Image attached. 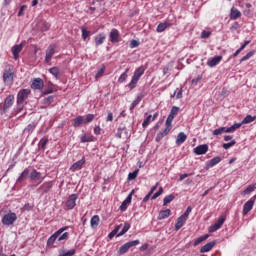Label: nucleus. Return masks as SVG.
<instances>
[{
	"mask_svg": "<svg viewBox=\"0 0 256 256\" xmlns=\"http://www.w3.org/2000/svg\"><path fill=\"white\" fill-rule=\"evenodd\" d=\"M31 95V90L30 89H22L19 91L18 96H17V113H21L23 111L24 103L25 100Z\"/></svg>",
	"mask_w": 256,
	"mask_h": 256,
	"instance_id": "nucleus-1",
	"label": "nucleus"
},
{
	"mask_svg": "<svg viewBox=\"0 0 256 256\" xmlns=\"http://www.w3.org/2000/svg\"><path fill=\"white\" fill-rule=\"evenodd\" d=\"M145 74V68L143 66L138 67L132 76L130 83L128 84L129 89H135L137 83L141 79V76Z\"/></svg>",
	"mask_w": 256,
	"mask_h": 256,
	"instance_id": "nucleus-2",
	"label": "nucleus"
},
{
	"mask_svg": "<svg viewBox=\"0 0 256 256\" xmlns=\"http://www.w3.org/2000/svg\"><path fill=\"white\" fill-rule=\"evenodd\" d=\"M241 127V124H234L231 127H220L213 131V135H221L222 133H233L236 129H239Z\"/></svg>",
	"mask_w": 256,
	"mask_h": 256,
	"instance_id": "nucleus-3",
	"label": "nucleus"
},
{
	"mask_svg": "<svg viewBox=\"0 0 256 256\" xmlns=\"http://www.w3.org/2000/svg\"><path fill=\"white\" fill-rule=\"evenodd\" d=\"M68 229H69V226H64L58 229L52 236L48 238L47 246L51 247V245H53L55 241H57V239L59 238V235H61V233H63L64 231H67Z\"/></svg>",
	"mask_w": 256,
	"mask_h": 256,
	"instance_id": "nucleus-4",
	"label": "nucleus"
},
{
	"mask_svg": "<svg viewBox=\"0 0 256 256\" xmlns=\"http://www.w3.org/2000/svg\"><path fill=\"white\" fill-rule=\"evenodd\" d=\"M57 53V44L52 43L46 49L45 62L50 63L51 59H53V55Z\"/></svg>",
	"mask_w": 256,
	"mask_h": 256,
	"instance_id": "nucleus-5",
	"label": "nucleus"
},
{
	"mask_svg": "<svg viewBox=\"0 0 256 256\" xmlns=\"http://www.w3.org/2000/svg\"><path fill=\"white\" fill-rule=\"evenodd\" d=\"M17 221V214L15 212H10L3 216L2 224L3 225H13Z\"/></svg>",
	"mask_w": 256,
	"mask_h": 256,
	"instance_id": "nucleus-6",
	"label": "nucleus"
},
{
	"mask_svg": "<svg viewBox=\"0 0 256 256\" xmlns=\"http://www.w3.org/2000/svg\"><path fill=\"white\" fill-rule=\"evenodd\" d=\"M141 242L139 240H133L130 242L125 243L124 245H122L118 251L119 255H125V253H127V251H129V249H131V247H135L137 245H139Z\"/></svg>",
	"mask_w": 256,
	"mask_h": 256,
	"instance_id": "nucleus-7",
	"label": "nucleus"
},
{
	"mask_svg": "<svg viewBox=\"0 0 256 256\" xmlns=\"http://www.w3.org/2000/svg\"><path fill=\"white\" fill-rule=\"evenodd\" d=\"M78 198H79V196L77 194L70 195L65 204L66 209H68V210L75 209V206L77 205Z\"/></svg>",
	"mask_w": 256,
	"mask_h": 256,
	"instance_id": "nucleus-8",
	"label": "nucleus"
},
{
	"mask_svg": "<svg viewBox=\"0 0 256 256\" xmlns=\"http://www.w3.org/2000/svg\"><path fill=\"white\" fill-rule=\"evenodd\" d=\"M226 219L227 218L225 216H221L215 224L210 226L209 233H215V231H219V229L223 227V223H225Z\"/></svg>",
	"mask_w": 256,
	"mask_h": 256,
	"instance_id": "nucleus-9",
	"label": "nucleus"
},
{
	"mask_svg": "<svg viewBox=\"0 0 256 256\" xmlns=\"http://www.w3.org/2000/svg\"><path fill=\"white\" fill-rule=\"evenodd\" d=\"M45 87V82H43V79L41 78H35L32 81L31 89H37L38 91H41Z\"/></svg>",
	"mask_w": 256,
	"mask_h": 256,
	"instance_id": "nucleus-10",
	"label": "nucleus"
},
{
	"mask_svg": "<svg viewBox=\"0 0 256 256\" xmlns=\"http://www.w3.org/2000/svg\"><path fill=\"white\" fill-rule=\"evenodd\" d=\"M13 69L9 68L8 70H5L3 73V81L4 83H13Z\"/></svg>",
	"mask_w": 256,
	"mask_h": 256,
	"instance_id": "nucleus-11",
	"label": "nucleus"
},
{
	"mask_svg": "<svg viewBox=\"0 0 256 256\" xmlns=\"http://www.w3.org/2000/svg\"><path fill=\"white\" fill-rule=\"evenodd\" d=\"M207 151H209V145L207 144H202L194 148L195 155H205Z\"/></svg>",
	"mask_w": 256,
	"mask_h": 256,
	"instance_id": "nucleus-12",
	"label": "nucleus"
},
{
	"mask_svg": "<svg viewBox=\"0 0 256 256\" xmlns=\"http://www.w3.org/2000/svg\"><path fill=\"white\" fill-rule=\"evenodd\" d=\"M172 125H166V128L164 129V131L159 132L156 136V142L159 143V141H161V139H163V137H166V135H169V132L172 129Z\"/></svg>",
	"mask_w": 256,
	"mask_h": 256,
	"instance_id": "nucleus-13",
	"label": "nucleus"
},
{
	"mask_svg": "<svg viewBox=\"0 0 256 256\" xmlns=\"http://www.w3.org/2000/svg\"><path fill=\"white\" fill-rule=\"evenodd\" d=\"M119 30L113 28L110 32L109 38L111 43H119V37H120Z\"/></svg>",
	"mask_w": 256,
	"mask_h": 256,
	"instance_id": "nucleus-14",
	"label": "nucleus"
},
{
	"mask_svg": "<svg viewBox=\"0 0 256 256\" xmlns=\"http://www.w3.org/2000/svg\"><path fill=\"white\" fill-rule=\"evenodd\" d=\"M84 163H85V157H83L81 160H78L77 162H75L70 167V171H72V173H75V171H79V169H81L83 167Z\"/></svg>",
	"mask_w": 256,
	"mask_h": 256,
	"instance_id": "nucleus-15",
	"label": "nucleus"
},
{
	"mask_svg": "<svg viewBox=\"0 0 256 256\" xmlns=\"http://www.w3.org/2000/svg\"><path fill=\"white\" fill-rule=\"evenodd\" d=\"M221 61H223V56H215L211 60H208L207 65L208 67H217Z\"/></svg>",
	"mask_w": 256,
	"mask_h": 256,
	"instance_id": "nucleus-16",
	"label": "nucleus"
},
{
	"mask_svg": "<svg viewBox=\"0 0 256 256\" xmlns=\"http://www.w3.org/2000/svg\"><path fill=\"white\" fill-rule=\"evenodd\" d=\"M29 179H31V181H43L44 178L41 177V172L33 169L29 174Z\"/></svg>",
	"mask_w": 256,
	"mask_h": 256,
	"instance_id": "nucleus-17",
	"label": "nucleus"
},
{
	"mask_svg": "<svg viewBox=\"0 0 256 256\" xmlns=\"http://www.w3.org/2000/svg\"><path fill=\"white\" fill-rule=\"evenodd\" d=\"M131 199H133V191L127 196V198L120 205V211H127V206L131 203Z\"/></svg>",
	"mask_w": 256,
	"mask_h": 256,
	"instance_id": "nucleus-18",
	"label": "nucleus"
},
{
	"mask_svg": "<svg viewBox=\"0 0 256 256\" xmlns=\"http://www.w3.org/2000/svg\"><path fill=\"white\" fill-rule=\"evenodd\" d=\"M37 127V122H32L31 124H28L27 127L24 128L23 133L26 134L28 137L35 131Z\"/></svg>",
	"mask_w": 256,
	"mask_h": 256,
	"instance_id": "nucleus-19",
	"label": "nucleus"
},
{
	"mask_svg": "<svg viewBox=\"0 0 256 256\" xmlns=\"http://www.w3.org/2000/svg\"><path fill=\"white\" fill-rule=\"evenodd\" d=\"M216 243L217 242L215 241L208 242L207 244L201 247L200 253H209V251H211L215 247Z\"/></svg>",
	"mask_w": 256,
	"mask_h": 256,
	"instance_id": "nucleus-20",
	"label": "nucleus"
},
{
	"mask_svg": "<svg viewBox=\"0 0 256 256\" xmlns=\"http://www.w3.org/2000/svg\"><path fill=\"white\" fill-rule=\"evenodd\" d=\"M254 205L255 202L253 200H248L243 206V215H247L253 209Z\"/></svg>",
	"mask_w": 256,
	"mask_h": 256,
	"instance_id": "nucleus-21",
	"label": "nucleus"
},
{
	"mask_svg": "<svg viewBox=\"0 0 256 256\" xmlns=\"http://www.w3.org/2000/svg\"><path fill=\"white\" fill-rule=\"evenodd\" d=\"M21 51H23V44L13 46L12 54L15 60L19 59V53H21Z\"/></svg>",
	"mask_w": 256,
	"mask_h": 256,
	"instance_id": "nucleus-22",
	"label": "nucleus"
},
{
	"mask_svg": "<svg viewBox=\"0 0 256 256\" xmlns=\"http://www.w3.org/2000/svg\"><path fill=\"white\" fill-rule=\"evenodd\" d=\"M14 102L15 96L9 95L4 101V109H9L10 107H12Z\"/></svg>",
	"mask_w": 256,
	"mask_h": 256,
	"instance_id": "nucleus-23",
	"label": "nucleus"
},
{
	"mask_svg": "<svg viewBox=\"0 0 256 256\" xmlns=\"http://www.w3.org/2000/svg\"><path fill=\"white\" fill-rule=\"evenodd\" d=\"M239 17H241V11H239V9L233 7L230 12V19L232 21H235V20L239 19Z\"/></svg>",
	"mask_w": 256,
	"mask_h": 256,
	"instance_id": "nucleus-24",
	"label": "nucleus"
},
{
	"mask_svg": "<svg viewBox=\"0 0 256 256\" xmlns=\"http://www.w3.org/2000/svg\"><path fill=\"white\" fill-rule=\"evenodd\" d=\"M107 37L105 36V34H98L97 36H95L94 41H95V45L96 47H99V45H103V43H105V39Z\"/></svg>",
	"mask_w": 256,
	"mask_h": 256,
	"instance_id": "nucleus-25",
	"label": "nucleus"
},
{
	"mask_svg": "<svg viewBox=\"0 0 256 256\" xmlns=\"http://www.w3.org/2000/svg\"><path fill=\"white\" fill-rule=\"evenodd\" d=\"M185 141H187V135L183 132H180L176 138V145H183Z\"/></svg>",
	"mask_w": 256,
	"mask_h": 256,
	"instance_id": "nucleus-26",
	"label": "nucleus"
},
{
	"mask_svg": "<svg viewBox=\"0 0 256 256\" xmlns=\"http://www.w3.org/2000/svg\"><path fill=\"white\" fill-rule=\"evenodd\" d=\"M83 123H85V119L83 118V116H78L72 120L73 127H81Z\"/></svg>",
	"mask_w": 256,
	"mask_h": 256,
	"instance_id": "nucleus-27",
	"label": "nucleus"
},
{
	"mask_svg": "<svg viewBox=\"0 0 256 256\" xmlns=\"http://www.w3.org/2000/svg\"><path fill=\"white\" fill-rule=\"evenodd\" d=\"M171 215V209L161 210L158 215V220L167 219Z\"/></svg>",
	"mask_w": 256,
	"mask_h": 256,
	"instance_id": "nucleus-28",
	"label": "nucleus"
},
{
	"mask_svg": "<svg viewBox=\"0 0 256 256\" xmlns=\"http://www.w3.org/2000/svg\"><path fill=\"white\" fill-rule=\"evenodd\" d=\"M186 221L184 217L180 216L175 224V231H179V229L185 225Z\"/></svg>",
	"mask_w": 256,
	"mask_h": 256,
	"instance_id": "nucleus-29",
	"label": "nucleus"
},
{
	"mask_svg": "<svg viewBox=\"0 0 256 256\" xmlns=\"http://www.w3.org/2000/svg\"><path fill=\"white\" fill-rule=\"evenodd\" d=\"M29 175V168H26L23 170V172L20 174V176L18 177L16 183H22L25 181V179H27V176Z\"/></svg>",
	"mask_w": 256,
	"mask_h": 256,
	"instance_id": "nucleus-30",
	"label": "nucleus"
},
{
	"mask_svg": "<svg viewBox=\"0 0 256 256\" xmlns=\"http://www.w3.org/2000/svg\"><path fill=\"white\" fill-rule=\"evenodd\" d=\"M219 163H221V157L217 156V157L212 158V159L207 163V166H206V167H208V168L215 167V165H219Z\"/></svg>",
	"mask_w": 256,
	"mask_h": 256,
	"instance_id": "nucleus-31",
	"label": "nucleus"
},
{
	"mask_svg": "<svg viewBox=\"0 0 256 256\" xmlns=\"http://www.w3.org/2000/svg\"><path fill=\"white\" fill-rule=\"evenodd\" d=\"M52 187H53V182H45L40 186L39 189H42L43 193H49Z\"/></svg>",
	"mask_w": 256,
	"mask_h": 256,
	"instance_id": "nucleus-32",
	"label": "nucleus"
},
{
	"mask_svg": "<svg viewBox=\"0 0 256 256\" xmlns=\"http://www.w3.org/2000/svg\"><path fill=\"white\" fill-rule=\"evenodd\" d=\"M253 121H255V117L251 116V115H247L241 123H235V125H247L249 123H253Z\"/></svg>",
	"mask_w": 256,
	"mask_h": 256,
	"instance_id": "nucleus-33",
	"label": "nucleus"
},
{
	"mask_svg": "<svg viewBox=\"0 0 256 256\" xmlns=\"http://www.w3.org/2000/svg\"><path fill=\"white\" fill-rule=\"evenodd\" d=\"M170 25L171 23L169 22L160 23L156 28L157 33H163V31H165V29H167V27H169Z\"/></svg>",
	"mask_w": 256,
	"mask_h": 256,
	"instance_id": "nucleus-34",
	"label": "nucleus"
},
{
	"mask_svg": "<svg viewBox=\"0 0 256 256\" xmlns=\"http://www.w3.org/2000/svg\"><path fill=\"white\" fill-rule=\"evenodd\" d=\"M81 143H91L95 141V138L92 135L84 134L80 138Z\"/></svg>",
	"mask_w": 256,
	"mask_h": 256,
	"instance_id": "nucleus-35",
	"label": "nucleus"
},
{
	"mask_svg": "<svg viewBox=\"0 0 256 256\" xmlns=\"http://www.w3.org/2000/svg\"><path fill=\"white\" fill-rule=\"evenodd\" d=\"M99 215H94L90 220V225L92 229H97V226L99 225Z\"/></svg>",
	"mask_w": 256,
	"mask_h": 256,
	"instance_id": "nucleus-36",
	"label": "nucleus"
},
{
	"mask_svg": "<svg viewBox=\"0 0 256 256\" xmlns=\"http://www.w3.org/2000/svg\"><path fill=\"white\" fill-rule=\"evenodd\" d=\"M75 253H77V250H75V249H71L69 251L60 249L58 256H73V255H75Z\"/></svg>",
	"mask_w": 256,
	"mask_h": 256,
	"instance_id": "nucleus-37",
	"label": "nucleus"
},
{
	"mask_svg": "<svg viewBox=\"0 0 256 256\" xmlns=\"http://www.w3.org/2000/svg\"><path fill=\"white\" fill-rule=\"evenodd\" d=\"M207 239H209V234H205L204 236L197 238L194 242V247H197V245L203 243V241H207Z\"/></svg>",
	"mask_w": 256,
	"mask_h": 256,
	"instance_id": "nucleus-38",
	"label": "nucleus"
},
{
	"mask_svg": "<svg viewBox=\"0 0 256 256\" xmlns=\"http://www.w3.org/2000/svg\"><path fill=\"white\" fill-rule=\"evenodd\" d=\"M129 229H131V225L129 223H125L122 230L117 234V237H122V235H125Z\"/></svg>",
	"mask_w": 256,
	"mask_h": 256,
	"instance_id": "nucleus-39",
	"label": "nucleus"
},
{
	"mask_svg": "<svg viewBox=\"0 0 256 256\" xmlns=\"http://www.w3.org/2000/svg\"><path fill=\"white\" fill-rule=\"evenodd\" d=\"M255 189H256V184H251L242 192V195H249L250 193H253Z\"/></svg>",
	"mask_w": 256,
	"mask_h": 256,
	"instance_id": "nucleus-40",
	"label": "nucleus"
},
{
	"mask_svg": "<svg viewBox=\"0 0 256 256\" xmlns=\"http://www.w3.org/2000/svg\"><path fill=\"white\" fill-rule=\"evenodd\" d=\"M127 73H129V68H127L125 72L120 75L118 78V83H125V81H127Z\"/></svg>",
	"mask_w": 256,
	"mask_h": 256,
	"instance_id": "nucleus-41",
	"label": "nucleus"
},
{
	"mask_svg": "<svg viewBox=\"0 0 256 256\" xmlns=\"http://www.w3.org/2000/svg\"><path fill=\"white\" fill-rule=\"evenodd\" d=\"M138 175H139V169H136L133 172H130L128 174V181H134V179H137Z\"/></svg>",
	"mask_w": 256,
	"mask_h": 256,
	"instance_id": "nucleus-42",
	"label": "nucleus"
},
{
	"mask_svg": "<svg viewBox=\"0 0 256 256\" xmlns=\"http://www.w3.org/2000/svg\"><path fill=\"white\" fill-rule=\"evenodd\" d=\"M254 55H255V50L248 52L245 56H243L240 59V63H243V61H247V60L251 59V57H253Z\"/></svg>",
	"mask_w": 256,
	"mask_h": 256,
	"instance_id": "nucleus-43",
	"label": "nucleus"
},
{
	"mask_svg": "<svg viewBox=\"0 0 256 256\" xmlns=\"http://www.w3.org/2000/svg\"><path fill=\"white\" fill-rule=\"evenodd\" d=\"M49 73L55 77V79H59V68L58 67H52L49 69Z\"/></svg>",
	"mask_w": 256,
	"mask_h": 256,
	"instance_id": "nucleus-44",
	"label": "nucleus"
},
{
	"mask_svg": "<svg viewBox=\"0 0 256 256\" xmlns=\"http://www.w3.org/2000/svg\"><path fill=\"white\" fill-rule=\"evenodd\" d=\"M175 199V196L173 194H170L168 196H166L163 200V205H169V203H171V201H173Z\"/></svg>",
	"mask_w": 256,
	"mask_h": 256,
	"instance_id": "nucleus-45",
	"label": "nucleus"
},
{
	"mask_svg": "<svg viewBox=\"0 0 256 256\" xmlns=\"http://www.w3.org/2000/svg\"><path fill=\"white\" fill-rule=\"evenodd\" d=\"M152 115H148L147 117H146V119L143 121V123H142V127H143V129H147V127H149V123H151V119H152Z\"/></svg>",
	"mask_w": 256,
	"mask_h": 256,
	"instance_id": "nucleus-46",
	"label": "nucleus"
},
{
	"mask_svg": "<svg viewBox=\"0 0 256 256\" xmlns=\"http://www.w3.org/2000/svg\"><path fill=\"white\" fill-rule=\"evenodd\" d=\"M89 35H91V32L89 30H87V28L82 27V39H83V41H86L87 37H89Z\"/></svg>",
	"mask_w": 256,
	"mask_h": 256,
	"instance_id": "nucleus-47",
	"label": "nucleus"
},
{
	"mask_svg": "<svg viewBox=\"0 0 256 256\" xmlns=\"http://www.w3.org/2000/svg\"><path fill=\"white\" fill-rule=\"evenodd\" d=\"M139 103H141V97H137L131 104L130 106V111H133V109L136 108L137 105H139Z\"/></svg>",
	"mask_w": 256,
	"mask_h": 256,
	"instance_id": "nucleus-48",
	"label": "nucleus"
},
{
	"mask_svg": "<svg viewBox=\"0 0 256 256\" xmlns=\"http://www.w3.org/2000/svg\"><path fill=\"white\" fill-rule=\"evenodd\" d=\"M191 211H193V208L191 206H188L186 211L184 212V214H182L181 216L184 218V219H189V215L191 214Z\"/></svg>",
	"mask_w": 256,
	"mask_h": 256,
	"instance_id": "nucleus-49",
	"label": "nucleus"
},
{
	"mask_svg": "<svg viewBox=\"0 0 256 256\" xmlns=\"http://www.w3.org/2000/svg\"><path fill=\"white\" fill-rule=\"evenodd\" d=\"M119 229H121V226H116L115 229L108 234V237L110 239H113V237H115V235H117V233H119Z\"/></svg>",
	"mask_w": 256,
	"mask_h": 256,
	"instance_id": "nucleus-50",
	"label": "nucleus"
},
{
	"mask_svg": "<svg viewBox=\"0 0 256 256\" xmlns=\"http://www.w3.org/2000/svg\"><path fill=\"white\" fill-rule=\"evenodd\" d=\"M49 143V139L47 138H42L39 142V145L41 149L45 150V147H47V144Z\"/></svg>",
	"mask_w": 256,
	"mask_h": 256,
	"instance_id": "nucleus-51",
	"label": "nucleus"
},
{
	"mask_svg": "<svg viewBox=\"0 0 256 256\" xmlns=\"http://www.w3.org/2000/svg\"><path fill=\"white\" fill-rule=\"evenodd\" d=\"M237 144V141H235V140H232L230 143H224L223 145H222V147H223V149H231V147H233L234 145H236Z\"/></svg>",
	"mask_w": 256,
	"mask_h": 256,
	"instance_id": "nucleus-52",
	"label": "nucleus"
},
{
	"mask_svg": "<svg viewBox=\"0 0 256 256\" xmlns=\"http://www.w3.org/2000/svg\"><path fill=\"white\" fill-rule=\"evenodd\" d=\"M53 99H55L54 96H48V97L43 99V104L44 105H51V103H53Z\"/></svg>",
	"mask_w": 256,
	"mask_h": 256,
	"instance_id": "nucleus-53",
	"label": "nucleus"
},
{
	"mask_svg": "<svg viewBox=\"0 0 256 256\" xmlns=\"http://www.w3.org/2000/svg\"><path fill=\"white\" fill-rule=\"evenodd\" d=\"M95 119V115L93 114H88L86 116V119L84 120V124L87 125V123H91Z\"/></svg>",
	"mask_w": 256,
	"mask_h": 256,
	"instance_id": "nucleus-54",
	"label": "nucleus"
},
{
	"mask_svg": "<svg viewBox=\"0 0 256 256\" xmlns=\"http://www.w3.org/2000/svg\"><path fill=\"white\" fill-rule=\"evenodd\" d=\"M163 195V187H160L159 190L152 196V200L157 199V197H161Z\"/></svg>",
	"mask_w": 256,
	"mask_h": 256,
	"instance_id": "nucleus-55",
	"label": "nucleus"
},
{
	"mask_svg": "<svg viewBox=\"0 0 256 256\" xmlns=\"http://www.w3.org/2000/svg\"><path fill=\"white\" fill-rule=\"evenodd\" d=\"M67 239H69V232H64L59 238L58 241H67Z\"/></svg>",
	"mask_w": 256,
	"mask_h": 256,
	"instance_id": "nucleus-56",
	"label": "nucleus"
},
{
	"mask_svg": "<svg viewBox=\"0 0 256 256\" xmlns=\"http://www.w3.org/2000/svg\"><path fill=\"white\" fill-rule=\"evenodd\" d=\"M177 113H179V107L173 106L171 108L170 115H172V117H175V115H177Z\"/></svg>",
	"mask_w": 256,
	"mask_h": 256,
	"instance_id": "nucleus-57",
	"label": "nucleus"
},
{
	"mask_svg": "<svg viewBox=\"0 0 256 256\" xmlns=\"http://www.w3.org/2000/svg\"><path fill=\"white\" fill-rule=\"evenodd\" d=\"M173 119H175V116L169 114L168 117H167V119H166L165 125H172Z\"/></svg>",
	"mask_w": 256,
	"mask_h": 256,
	"instance_id": "nucleus-58",
	"label": "nucleus"
},
{
	"mask_svg": "<svg viewBox=\"0 0 256 256\" xmlns=\"http://www.w3.org/2000/svg\"><path fill=\"white\" fill-rule=\"evenodd\" d=\"M209 37H211V32H209V31H202V33H201V38L202 39H209Z\"/></svg>",
	"mask_w": 256,
	"mask_h": 256,
	"instance_id": "nucleus-59",
	"label": "nucleus"
},
{
	"mask_svg": "<svg viewBox=\"0 0 256 256\" xmlns=\"http://www.w3.org/2000/svg\"><path fill=\"white\" fill-rule=\"evenodd\" d=\"M192 175H195L194 172L190 173V174H182L179 177V181H183L184 179H187V177H191Z\"/></svg>",
	"mask_w": 256,
	"mask_h": 256,
	"instance_id": "nucleus-60",
	"label": "nucleus"
},
{
	"mask_svg": "<svg viewBox=\"0 0 256 256\" xmlns=\"http://www.w3.org/2000/svg\"><path fill=\"white\" fill-rule=\"evenodd\" d=\"M157 187H159V182H157L148 192L149 195H153V193H155V191H157Z\"/></svg>",
	"mask_w": 256,
	"mask_h": 256,
	"instance_id": "nucleus-61",
	"label": "nucleus"
},
{
	"mask_svg": "<svg viewBox=\"0 0 256 256\" xmlns=\"http://www.w3.org/2000/svg\"><path fill=\"white\" fill-rule=\"evenodd\" d=\"M131 49H135V47H139V42L137 40H132L130 42Z\"/></svg>",
	"mask_w": 256,
	"mask_h": 256,
	"instance_id": "nucleus-62",
	"label": "nucleus"
},
{
	"mask_svg": "<svg viewBox=\"0 0 256 256\" xmlns=\"http://www.w3.org/2000/svg\"><path fill=\"white\" fill-rule=\"evenodd\" d=\"M103 73H105V68L100 69L96 74V79H99V77L103 76Z\"/></svg>",
	"mask_w": 256,
	"mask_h": 256,
	"instance_id": "nucleus-63",
	"label": "nucleus"
},
{
	"mask_svg": "<svg viewBox=\"0 0 256 256\" xmlns=\"http://www.w3.org/2000/svg\"><path fill=\"white\" fill-rule=\"evenodd\" d=\"M94 133H95V135H101V127L100 126H95Z\"/></svg>",
	"mask_w": 256,
	"mask_h": 256,
	"instance_id": "nucleus-64",
	"label": "nucleus"
}]
</instances>
